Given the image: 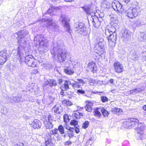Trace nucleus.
<instances>
[{"instance_id":"f3484780","label":"nucleus","mask_w":146,"mask_h":146,"mask_svg":"<svg viewBox=\"0 0 146 146\" xmlns=\"http://www.w3.org/2000/svg\"><path fill=\"white\" fill-rule=\"evenodd\" d=\"M144 129L143 124L141 123L139 124L137 127L136 128V131L137 133L144 134Z\"/></svg>"},{"instance_id":"e2e57ef3","label":"nucleus","mask_w":146,"mask_h":146,"mask_svg":"<svg viewBox=\"0 0 146 146\" xmlns=\"http://www.w3.org/2000/svg\"><path fill=\"white\" fill-rule=\"evenodd\" d=\"M49 79L47 80H46L44 82V84L45 85H49Z\"/></svg>"},{"instance_id":"ddd939ff","label":"nucleus","mask_w":146,"mask_h":146,"mask_svg":"<svg viewBox=\"0 0 146 146\" xmlns=\"http://www.w3.org/2000/svg\"><path fill=\"white\" fill-rule=\"evenodd\" d=\"M87 69L92 71L93 73L96 72L97 70L96 66H95V64L92 61L88 63Z\"/></svg>"},{"instance_id":"8fccbe9b","label":"nucleus","mask_w":146,"mask_h":146,"mask_svg":"<svg viewBox=\"0 0 146 146\" xmlns=\"http://www.w3.org/2000/svg\"><path fill=\"white\" fill-rule=\"evenodd\" d=\"M11 102L17 103V96H13L11 98Z\"/></svg>"},{"instance_id":"052dcab7","label":"nucleus","mask_w":146,"mask_h":146,"mask_svg":"<svg viewBox=\"0 0 146 146\" xmlns=\"http://www.w3.org/2000/svg\"><path fill=\"white\" fill-rule=\"evenodd\" d=\"M93 139H92V138L90 139L88 141L87 143H88L89 144H90V145L92 144L93 143Z\"/></svg>"},{"instance_id":"c03bdc74","label":"nucleus","mask_w":146,"mask_h":146,"mask_svg":"<svg viewBox=\"0 0 146 146\" xmlns=\"http://www.w3.org/2000/svg\"><path fill=\"white\" fill-rule=\"evenodd\" d=\"M58 129L55 128V129L50 131V134L51 135H55L58 134Z\"/></svg>"},{"instance_id":"338daca9","label":"nucleus","mask_w":146,"mask_h":146,"mask_svg":"<svg viewBox=\"0 0 146 146\" xmlns=\"http://www.w3.org/2000/svg\"><path fill=\"white\" fill-rule=\"evenodd\" d=\"M68 130L72 132H73L74 131V129L73 127H70L68 128Z\"/></svg>"},{"instance_id":"a18cd8bd","label":"nucleus","mask_w":146,"mask_h":146,"mask_svg":"<svg viewBox=\"0 0 146 146\" xmlns=\"http://www.w3.org/2000/svg\"><path fill=\"white\" fill-rule=\"evenodd\" d=\"M89 125V122L88 121H86L83 123L82 127L84 129L87 128Z\"/></svg>"},{"instance_id":"412c9836","label":"nucleus","mask_w":146,"mask_h":146,"mask_svg":"<svg viewBox=\"0 0 146 146\" xmlns=\"http://www.w3.org/2000/svg\"><path fill=\"white\" fill-rule=\"evenodd\" d=\"M131 33L127 30H125L122 33L123 36L127 39H129L131 37Z\"/></svg>"},{"instance_id":"ea45409f","label":"nucleus","mask_w":146,"mask_h":146,"mask_svg":"<svg viewBox=\"0 0 146 146\" xmlns=\"http://www.w3.org/2000/svg\"><path fill=\"white\" fill-rule=\"evenodd\" d=\"M131 58L134 61L137 60L138 59V55L134 53L131 55Z\"/></svg>"},{"instance_id":"2eb2a0df","label":"nucleus","mask_w":146,"mask_h":146,"mask_svg":"<svg viewBox=\"0 0 146 146\" xmlns=\"http://www.w3.org/2000/svg\"><path fill=\"white\" fill-rule=\"evenodd\" d=\"M31 126L34 129L39 128L41 125L40 121L37 119H35L31 124Z\"/></svg>"},{"instance_id":"7ed1b4c3","label":"nucleus","mask_w":146,"mask_h":146,"mask_svg":"<svg viewBox=\"0 0 146 146\" xmlns=\"http://www.w3.org/2000/svg\"><path fill=\"white\" fill-rule=\"evenodd\" d=\"M34 42L36 46L39 45L38 50L44 53L48 50V41L42 35H38L34 39Z\"/></svg>"},{"instance_id":"1a4fd4ad","label":"nucleus","mask_w":146,"mask_h":146,"mask_svg":"<svg viewBox=\"0 0 146 146\" xmlns=\"http://www.w3.org/2000/svg\"><path fill=\"white\" fill-rule=\"evenodd\" d=\"M104 39L101 38L97 45V53L100 55L103 54L104 52Z\"/></svg>"},{"instance_id":"393cba45","label":"nucleus","mask_w":146,"mask_h":146,"mask_svg":"<svg viewBox=\"0 0 146 146\" xmlns=\"http://www.w3.org/2000/svg\"><path fill=\"white\" fill-rule=\"evenodd\" d=\"M45 126L47 129H50L53 127V122L50 121L44 122Z\"/></svg>"},{"instance_id":"4be33fe9","label":"nucleus","mask_w":146,"mask_h":146,"mask_svg":"<svg viewBox=\"0 0 146 146\" xmlns=\"http://www.w3.org/2000/svg\"><path fill=\"white\" fill-rule=\"evenodd\" d=\"M101 111H102V110L101 108H97L94 110V116L100 118L102 116V114L101 113Z\"/></svg>"},{"instance_id":"680f3d73","label":"nucleus","mask_w":146,"mask_h":146,"mask_svg":"<svg viewBox=\"0 0 146 146\" xmlns=\"http://www.w3.org/2000/svg\"><path fill=\"white\" fill-rule=\"evenodd\" d=\"M72 143V142L70 141H66L64 143V145H68Z\"/></svg>"},{"instance_id":"0eeeda50","label":"nucleus","mask_w":146,"mask_h":146,"mask_svg":"<svg viewBox=\"0 0 146 146\" xmlns=\"http://www.w3.org/2000/svg\"><path fill=\"white\" fill-rule=\"evenodd\" d=\"M42 21H44V23L47 24L48 26H50V28L52 31H57L58 30V27L52 20L47 19H42Z\"/></svg>"},{"instance_id":"bb28decb","label":"nucleus","mask_w":146,"mask_h":146,"mask_svg":"<svg viewBox=\"0 0 146 146\" xmlns=\"http://www.w3.org/2000/svg\"><path fill=\"white\" fill-rule=\"evenodd\" d=\"M111 111L113 113H116L118 115H119L122 111L121 109L117 108H112L111 110Z\"/></svg>"},{"instance_id":"bf43d9fd","label":"nucleus","mask_w":146,"mask_h":146,"mask_svg":"<svg viewBox=\"0 0 146 146\" xmlns=\"http://www.w3.org/2000/svg\"><path fill=\"white\" fill-rule=\"evenodd\" d=\"M38 73V70L37 69H34L32 72V74H35Z\"/></svg>"},{"instance_id":"c85d7f7f","label":"nucleus","mask_w":146,"mask_h":146,"mask_svg":"<svg viewBox=\"0 0 146 146\" xmlns=\"http://www.w3.org/2000/svg\"><path fill=\"white\" fill-rule=\"evenodd\" d=\"M92 102H89L85 107L86 111L89 112H91L92 110Z\"/></svg>"},{"instance_id":"a211bd4d","label":"nucleus","mask_w":146,"mask_h":146,"mask_svg":"<svg viewBox=\"0 0 146 146\" xmlns=\"http://www.w3.org/2000/svg\"><path fill=\"white\" fill-rule=\"evenodd\" d=\"M92 22L94 26L96 28H98L101 25V23L97 17H94L92 18Z\"/></svg>"},{"instance_id":"37998d69","label":"nucleus","mask_w":146,"mask_h":146,"mask_svg":"<svg viewBox=\"0 0 146 146\" xmlns=\"http://www.w3.org/2000/svg\"><path fill=\"white\" fill-rule=\"evenodd\" d=\"M58 130L60 131V133L61 134H64V129L63 126L61 125H60L58 126Z\"/></svg>"},{"instance_id":"b1692460","label":"nucleus","mask_w":146,"mask_h":146,"mask_svg":"<svg viewBox=\"0 0 146 146\" xmlns=\"http://www.w3.org/2000/svg\"><path fill=\"white\" fill-rule=\"evenodd\" d=\"M110 6V4L106 1H104L101 3V7L103 9L108 8Z\"/></svg>"},{"instance_id":"5701e85b","label":"nucleus","mask_w":146,"mask_h":146,"mask_svg":"<svg viewBox=\"0 0 146 146\" xmlns=\"http://www.w3.org/2000/svg\"><path fill=\"white\" fill-rule=\"evenodd\" d=\"M131 121H129V119L123 123V126L125 128L127 129L131 128Z\"/></svg>"},{"instance_id":"473e14b6","label":"nucleus","mask_w":146,"mask_h":146,"mask_svg":"<svg viewBox=\"0 0 146 146\" xmlns=\"http://www.w3.org/2000/svg\"><path fill=\"white\" fill-rule=\"evenodd\" d=\"M139 39L140 41L146 42V34H141Z\"/></svg>"},{"instance_id":"a19ab883","label":"nucleus","mask_w":146,"mask_h":146,"mask_svg":"<svg viewBox=\"0 0 146 146\" xmlns=\"http://www.w3.org/2000/svg\"><path fill=\"white\" fill-rule=\"evenodd\" d=\"M136 137L138 140H142L144 137V134L137 133Z\"/></svg>"},{"instance_id":"09e8293b","label":"nucleus","mask_w":146,"mask_h":146,"mask_svg":"<svg viewBox=\"0 0 146 146\" xmlns=\"http://www.w3.org/2000/svg\"><path fill=\"white\" fill-rule=\"evenodd\" d=\"M77 80L78 81L79 84L80 85L82 84V85L84 84H85V81L82 79H77Z\"/></svg>"},{"instance_id":"c756f323","label":"nucleus","mask_w":146,"mask_h":146,"mask_svg":"<svg viewBox=\"0 0 146 146\" xmlns=\"http://www.w3.org/2000/svg\"><path fill=\"white\" fill-rule=\"evenodd\" d=\"M83 9L84 11L86 12L87 14H90L91 12L90 8L89 6L88 5H85L84 7H81Z\"/></svg>"},{"instance_id":"cd10ccee","label":"nucleus","mask_w":146,"mask_h":146,"mask_svg":"<svg viewBox=\"0 0 146 146\" xmlns=\"http://www.w3.org/2000/svg\"><path fill=\"white\" fill-rule=\"evenodd\" d=\"M45 146H52V140L50 136L48 138H45Z\"/></svg>"},{"instance_id":"c9c22d12","label":"nucleus","mask_w":146,"mask_h":146,"mask_svg":"<svg viewBox=\"0 0 146 146\" xmlns=\"http://www.w3.org/2000/svg\"><path fill=\"white\" fill-rule=\"evenodd\" d=\"M7 58L0 56V65L3 64L6 61Z\"/></svg>"},{"instance_id":"a878e982","label":"nucleus","mask_w":146,"mask_h":146,"mask_svg":"<svg viewBox=\"0 0 146 146\" xmlns=\"http://www.w3.org/2000/svg\"><path fill=\"white\" fill-rule=\"evenodd\" d=\"M0 56L7 58L10 56L9 53L6 50H3L0 52Z\"/></svg>"},{"instance_id":"e433bc0d","label":"nucleus","mask_w":146,"mask_h":146,"mask_svg":"<svg viewBox=\"0 0 146 146\" xmlns=\"http://www.w3.org/2000/svg\"><path fill=\"white\" fill-rule=\"evenodd\" d=\"M64 26V29L66 31L70 32V27L69 26V24L68 22L66 24H63Z\"/></svg>"},{"instance_id":"de8ad7c7","label":"nucleus","mask_w":146,"mask_h":146,"mask_svg":"<svg viewBox=\"0 0 146 146\" xmlns=\"http://www.w3.org/2000/svg\"><path fill=\"white\" fill-rule=\"evenodd\" d=\"M108 98L106 96H102L101 97V100L103 102L108 101Z\"/></svg>"},{"instance_id":"39448f33","label":"nucleus","mask_w":146,"mask_h":146,"mask_svg":"<svg viewBox=\"0 0 146 146\" xmlns=\"http://www.w3.org/2000/svg\"><path fill=\"white\" fill-rule=\"evenodd\" d=\"M111 5L113 9L119 13L125 12V9L123 7L122 5L118 1H113Z\"/></svg>"},{"instance_id":"20e7f679","label":"nucleus","mask_w":146,"mask_h":146,"mask_svg":"<svg viewBox=\"0 0 146 146\" xmlns=\"http://www.w3.org/2000/svg\"><path fill=\"white\" fill-rule=\"evenodd\" d=\"M25 51V49L22 52L23 53V56H24V59L21 61L19 60L20 56L18 54V52H17V55L19 56V57H18V59L19 60L20 64H22L23 62H25V63L28 65L29 66L35 67L36 66V64L35 62V60L33 58V56L31 55H28L26 56L25 57V56L23 53V52Z\"/></svg>"},{"instance_id":"4c0bfd02","label":"nucleus","mask_w":146,"mask_h":146,"mask_svg":"<svg viewBox=\"0 0 146 146\" xmlns=\"http://www.w3.org/2000/svg\"><path fill=\"white\" fill-rule=\"evenodd\" d=\"M49 85L50 86H56L57 85L56 80L53 79H49Z\"/></svg>"},{"instance_id":"3c124183","label":"nucleus","mask_w":146,"mask_h":146,"mask_svg":"<svg viewBox=\"0 0 146 146\" xmlns=\"http://www.w3.org/2000/svg\"><path fill=\"white\" fill-rule=\"evenodd\" d=\"M17 102L23 101L22 99V96L21 94H18L17 96Z\"/></svg>"},{"instance_id":"f8f14e48","label":"nucleus","mask_w":146,"mask_h":146,"mask_svg":"<svg viewBox=\"0 0 146 146\" xmlns=\"http://www.w3.org/2000/svg\"><path fill=\"white\" fill-rule=\"evenodd\" d=\"M114 70L116 72L121 73L123 70V67L122 64L119 62H115L114 64Z\"/></svg>"},{"instance_id":"774afa93","label":"nucleus","mask_w":146,"mask_h":146,"mask_svg":"<svg viewBox=\"0 0 146 146\" xmlns=\"http://www.w3.org/2000/svg\"><path fill=\"white\" fill-rule=\"evenodd\" d=\"M143 56L145 59H146V51L145 52H143Z\"/></svg>"},{"instance_id":"dca6fc26","label":"nucleus","mask_w":146,"mask_h":146,"mask_svg":"<svg viewBox=\"0 0 146 146\" xmlns=\"http://www.w3.org/2000/svg\"><path fill=\"white\" fill-rule=\"evenodd\" d=\"M131 121V128L135 127L137 126H138L139 122L138 120L136 118H131L129 119V121Z\"/></svg>"},{"instance_id":"4d7b16f0","label":"nucleus","mask_w":146,"mask_h":146,"mask_svg":"<svg viewBox=\"0 0 146 146\" xmlns=\"http://www.w3.org/2000/svg\"><path fill=\"white\" fill-rule=\"evenodd\" d=\"M68 85L69 84H67L66 81H65L64 84V89L66 90L69 88Z\"/></svg>"},{"instance_id":"69168bd1","label":"nucleus","mask_w":146,"mask_h":146,"mask_svg":"<svg viewBox=\"0 0 146 146\" xmlns=\"http://www.w3.org/2000/svg\"><path fill=\"white\" fill-rule=\"evenodd\" d=\"M58 83L59 84H61L63 82V80L61 78L59 79L58 80Z\"/></svg>"},{"instance_id":"58836bf2","label":"nucleus","mask_w":146,"mask_h":146,"mask_svg":"<svg viewBox=\"0 0 146 146\" xmlns=\"http://www.w3.org/2000/svg\"><path fill=\"white\" fill-rule=\"evenodd\" d=\"M62 103L65 105L70 106L72 104V102L68 100H64L62 102Z\"/></svg>"},{"instance_id":"6e6d98bb","label":"nucleus","mask_w":146,"mask_h":146,"mask_svg":"<svg viewBox=\"0 0 146 146\" xmlns=\"http://www.w3.org/2000/svg\"><path fill=\"white\" fill-rule=\"evenodd\" d=\"M79 126L78 125H76V126L74 127L76 133H78L79 132Z\"/></svg>"},{"instance_id":"9b49d317","label":"nucleus","mask_w":146,"mask_h":146,"mask_svg":"<svg viewBox=\"0 0 146 146\" xmlns=\"http://www.w3.org/2000/svg\"><path fill=\"white\" fill-rule=\"evenodd\" d=\"M109 35H106L109 43L110 46H114L116 40V36L115 33L112 34H109Z\"/></svg>"},{"instance_id":"5fc2aeb1","label":"nucleus","mask_w":146,"mask_h":146,"mask_svg":"<svg viewBox=\"0 0 146 146\" xmlns=\"http://www.w3.org/2000/svg\"><path fill=\"white\" fill-rule=\"evenodd\" d=\"M77 93L78 94H85V92L83 90L80 89H79L77 90Z\"/></svg>"},{"instance_id":"6e6552de","label":"nucleus","mask_w":146,"mask_h":146,"mask_svg":"<svg viewBox=\"0 0 146 146\" xmlns=\"http://www.w3.org/2000/svg\"><path fill=\"white\" fill-rule=\"evenodd\" d=\"M74 27L76 29V32L77 33L82 34L86 31L84 25L82 23H76L74 24Z\"/></svg>"},{"instance_id":"aec40b11","label":"nucleus","mask_w":146,"mask_h":146,"mask_svg":"<svg viewBox=\"0 0 146 146\" xmlns=\"http://www.w3.org/2000/svg\"><path fill=\"white\" fill-rule=\"evenodd\" d=\"M60 20L61 22L63 24L69 22V19L68 17L65 15H62L60 17Z\"/></svg>"},{"instance_id":"13d9d810","label":"nucleus","mask_w":146,"mask_h":146,"mask_svg":"<svg viewBox=\"0 0 146 146\" xmlns=\"http://www.w3.org/2000/svg\"><path fill=\"white\" fill-rule=\"evenodd\" d=\"M49 98L50 101V102L51 103L55 99L54 97L52 96H50Z\"/></svg>"},{"instance_id":"4468645a","label":"nucleus","mask_w":146,"mask_h":146,"mask_svg":"<svg viewBox=\"0 0 146 146\" xmlns=\"http://www.w3.org/2000/svg\"><path fill=\"white\" fill-rule=\"evenodd\" d=\"M115 28L113 26H111L106 28L105 30V33L106 35H109V34H112L115 33Z\"/></svg>"},{"instance_id":"f03ea898","label":"nucleus","mask_w":146,"mask_h":146,"mask_svg":"<svg viewBox=\"0 0 146 146\" xmlns=\"http://www.w3.org/2000/svg\"><path fill=\"white\" fill-rule=\"evenodd\" d=\"M28 34L27 31L22 30L19 31L18 33H15V36L16 35L18 36L17 37L18 40V43L19 44V46L17 48V52L20 56L19 60L21 61L24 58L23 53L22 51L25 49L26 47L27 42L25 41L24 39L25 36Z\"/></svg>"},{"instance_id":"f257e3e1","label":"nucleus","mask_w":146,"mask_h":146,"mask_svg":"<svg viewBox=\"0 0 146 146\" xmlns=\"http://www.w3.org/2000/svg\"><path fill=\"white\" fill-rule=\"evenodd\" d=\"M64 44L60 40L53 43V49L51 53L53 56L60 62L65 61L66 58L67 52L63 49Z\"/></svg>"},{"instance_id":"7c9ffc66","label":"nucleus","mask_w":146,"mask_h":146,"mask_svg":"<svg viewBox=\"0 0 146 146\" xmlns=\"http://www.w3.org/2000/svg\"><path fill=\"white\" fill-rule=\"evenodd\" d=\"M141 91L140 88H135L134 90H131L130 91V93L131 94H134L136 93H138Z\"/></svg>"},{"instance_id":"603ef678","label":"nucleus","mask_w":146,"mask_h":146,"mask_svg":"<svg viewBox=\"0 0 146 146\" xmlns=\"http://www.w3.org/2000/svg\"><path fill=\"white\" fill-rule=\"evenodd\" d=\"M64 122L66 123L68 122L69 121L68 116L67 115H64Z\"/></svg>"},{"instance_id":"864d4df0","label":"nucleus","mask_w":146,"mask_h":146,"mask_svg":"<svg viewBox=\"0 0 146 146\" xmlns=\"http://www.w3.org/2000/svg\"><path fill=\"white\" fill-rule=\"evenodd\" d=\"M48 121L52 122L55 121L54 120H53V117L50 115H48Z\"/></svg>"},{"instance_id":"6ab92c4d","label":"nucleus","mask_w":146,"mask_h":146,"mask_svg":"<svg viewBox=\"0 0 146 146\" xmlns=\"http://www.w3.org/2000/svg\"><path fill=\"white\" fill-rule=\"evenodd\" d=\"M52 109L54 112L57 113H60L62 111L61 106L59 104H56Z\"/></svg>"},{"instance_id":"f704fd0d","label":"nucleus","mask_w":146,"mask_h":146,"mask_svg":"<svg viewBox=\"0 0 146 146\" xmlns=\"http://www.w3.org/2000/svg\"><path fill=\"white\" fill-rule=\"evenodd\" d=\"M82 116V114L79 112H77L74 113V117L76 119H80Z\"/></svg>"},{"instance_id":"79ce46f5","label":"nucleus","mask_w":146,"mask_h":146,"mask_svg":"<svg viewBox=\"0 0 146 146\" xmlns=\"http://www.w3.org/2000/svg\"><path fill=\"white\" fill-rule=\"evenodd\" d=\"M102 111L101 112L103 115L105 117L108 116L109 115L108 112L105 109L102 108Z\"/></svg>"},{"instance_id":"0e129e2a","label":"nucleus","mask_w":146,"mask_h":146,"mask_svg":"<svg viewBox=\"0 0 146 146\" xmlns=\"http://www.w3.org/2000/svg\"><path fill=\"white\" fill-rule=\"evenodd\" d=\"M108 83H110L111 84H114L113 80L112 79H110L108 82Z\"/></svg>"},{"instance_id":"49530a36","label":"nucleus","mask_w":146,"mask_h":146,"mask_svg":"<svg viewBox=\"0 0 146 146\" xmlns=\"http://www.w3.org/2000/svg\"><path fill=\"white\" fill-rule=\"evenodd\" d=\"M70 124L71 125H74V127L76 126V125H78V122L75 120H71L70 122Z\"/></svg>"},{"instance_id":"2f4dec72","label":"nucleus","mask_w":146,"mask_h":146,"mask_svg":"<svg viewBox=\"0 0 146 146\" xmlns=\"http://www.w3.org/2000/svg\"><path fill=\"white\" fill-rule=\"evenodd\" d=\"M65 72L67 74H71L74 73L73 71L69 69L68 67H66L64 69Z\"/></svg>"},{"instance_id":"72a5a7b5","label":"nucleus","mask_w":146,"mask_h":146,"mask_svg":"<svg viewBox=\"0 0 146 146\" xmlns=\"http://www.w3.org/2000/svg\"><path fill=\"white\" fill-rule=\"evenodd\" d=\"M72 86L73 88H80V86L78 82L74 81V82L72 84Z\"/></svg>"},{"instance_id":"9d476101","label":"nucleus","mask_w":146,"mask_h":146,"mask_svg":"<svg viewBox=\"0 0 146 146\" xmlns=\"http://www.w3.org/2000/svg\"><path fill=\"white\" fill-rule=\"evenodd\" d=\"M104 39L101 38L97 45V53L100 55L103 54L104 52Z\"/></svg>"},{"instance_id":"423d86ee","label":"nucleus","mask_w":146,"mask_h":146,"mask_svg":"<svg viewBox=\"0 0 146 146\" xmlns=\"http://www.w3.org/2000/svg\"><path fill=\"white\" fill-rule=\"evenodd\" d=\"M139 10L136 8L129 9L128 10L125 9L126 15L128 17L133 19L136 17L138 14Z\"/></svg>"}]
</instances>
